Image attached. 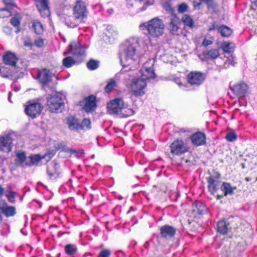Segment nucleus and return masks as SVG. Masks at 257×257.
Returning a JSON list of instances; mask_svg holds the SVG:
<instances>
[{
    "label": "nucleus",
    "instance_id": "53",
    "mask_svg": "<svg viewBox=\"0 0 257 257\" xmlns=\"http://www.w3.org/2000/svg\"><path fill=\"white\" fill-rule=\"evenodd\" d=\"M201 4H202V3L200 1H199V2H193V5L194 8L195 9H199L200 6Z\"/></svg>",
    "mask_w": 257,
    "mask_h": 257
},
{
    "label": "nucleus",
    "instance_id": "29",
    "mask_svg": "<svg viewBox=\"0 0 257 257\" xmlns=\"http://www.w3.org/2000/svg\"><path fill=\"white\" fill-rule=\"evenodd\" d=\"M181 21L185 26L190 28H193L194 27V21L192 18L188 15H184L181 18Z\"/></svg>",
    "mask_w": 257,
    "mask_h": 257
},
{
    "label": "nucleus",
    "instance_id": "62",
    "mask_svg": "<svg viewBox=\"0 0 257 257\" xmlns=\"http://www.w3.org/2000/svg\"><path fill=\"white\" fill-rule=\"evenodd\" d=\"M215 26H213V27L212 28H211H211H209V31H212V30H214V29H215Z\"/></svg>",
    "mask_w": 257,
    "mask_h": 257
},
{
    "label": "nucleus",
    "instance_id": "34",
    "mask_svg": "<svg viewBox=\"0 0 257 257\" xmlns=\"http://www.w3.org/2000/svg\"><path fill=\"white\" fill-rule=\"evenodd\" d=\"M135 113V111L131 109L125 107V105L123 107V111L121 112L120 115V117H127L128 116H131Z\"/></svg>",
    "mask_w": 257,
    "mask_h": 257
},
{
    "label": "nucleus",
    "instance_id": "4",
    "mask_svg": "<svg viewBox=\"0 0 257 257\" xmlns=\"http://www.w3.org/2000/svg\"><path fill=\"white\" fill-rule=\"evenodd\" d=\"M147 82L144 79L138 78L134 79L130 86L132 90L136 95H143L145 94V89Z\"/></svg>",
    "mask_w": 257,
    "mask_h": 257
},
{
    "label": "nucleus",
    "instance_id": "23",
    "mask_svg": "<svg viewBox=\"0 0 257 257\" xmlns=\"http://www.w3.org/2000/svg\"><path fill=\"white\" fill-rule=\"evenodd\" d=\"M206 207L201 202H196L193 205V211L198 214H203L206 212Z\"/></svg>",
    "mask_w": 257,
    "mask_h": 257
},
{
    "label": "nucleus",
    "instance_id": "31",
    "mask_svg": "<svg viewBox=\"0 0 257 257\" xmlns=\"http://www.w3.org/2000/svg\"><path fill=\"white\" fill-rule=\"evenodd\" d=\"M218 32L222 37H229L232 33V30L225 26H221L218 29Z\"/></svg>",
    "mask_w": 257,
    "mask_h": 257
},
{
    "label": "nucleus",
    "instance_id": "58",
    "mask_svg": "<svg viewBox=\"0 0 257 257\" xmlns=\"http://www.w3.org/2000/svg\"><path fill=\"white\" fill-rule=\"evenodd\" d=\"M4 192V189L0 185V197L2 196Z\"/></svg>",
    "mask_w": 257,
    "mask_h": 257
},
{
    "label": "nucleus",
    "instance_id": "17",
    "mask_svg": "<svg viewBox=\"0 0 257 257\" xmlns=\"http://www.w3.org/2000/svg\"><path fill=\"white\" fill-rule=\"evenodd\" d=\"M124 53L126 61L128 62V65H130L131 62L134 61V57L136 54V48L132 45H130L125 49Z\"/></svg>",
    "mask_w": 257,
    "mask_h": 257
},
{
    "label": "nucleus",
    "instance_id": "49",
    "mask_svg": "<svg viewBox=\"0 0 257 257\" xmlns=\"http://www.w3.org/2000/svg\"><path fill=\"white\" fill-rule=\"evenodd\" d=\"M15 192L13 191H11L9 192V194L7 196L9 198V200L10 202L14 203L15 202Z\"/></svg>",
    "mask_w": 257,
    "mask_h": 257
},
{
    "label": "nucleus",
    "instance_id": "52",
    "mask_svg": "<svg viewBox=\"0 0 257 257\" xmlns=\"http://www.w3.org/2000/svg\"><path fill=\"white\" fill-rule=\"evenodd\" d=\"M178 85L179 87L182 89L183 90H187V88L186 85L185 84H183L181 82H177Z\"/></svg>",
    "mask_w": 257,
    "mask_h": 257
},
{
    "label": "nucleus",
    "instance_id": "7",
    "mask_svg": "<svg viewBox=\"0 0 257 257\" xmlns=\"http://www.w3.org/2000/svg\"><path fill=\"white\" fill-rule=\"evenodd\" d=\"M188 83L191 85L199 86L205 80V75L199 72H191L187 76Z\"/></svg>",
    "mask_w": 257,
    "mask_h": 257
},
{
    "label": "nucleus",
    "instance_id": "41",
    "mask_svg": "<svg viewBox=\"0 0 257 257\" xmlns=\"http://www.w3.org/2000/svg\"><path fill=\"white\" fill-rule=\"evenodd\" d=\"M153 65V60L149 59L144 64L143 68L141 70H151L152 69Z\"/></svg>",
    "mask_w": 257,
    "mask_h": 257
},
{
    "label": "nucleus",
    "instance_id": "39",
    "mask_svg": "<svg viewBox=\"0 0 257 257\" xmlns=\"http://www.w3.org/2000/svg\"><path fill=\"white\" fill-rule=\"evenodd\" d=\"M26 158V154L24 152H19L17 154V162L20 164H23Z\"/></svg>",
    "mask_w": 257,
    "mask_h": 257
},
{
    "label": "nucleus",
    "instance_id": "16",
    "mask_svg": "<svg viewBox=\"0 0 257 257\" xmlns=\"http://www.w3.org/2000/svg\"><path fill=\"white\" fill-rule=\"evenodd\" d=\"M38 77L40 83L47 84L51 81L52 74L49 70L44 69L39 73Z\"/></svg>",
    "mask_w": 257,
    "mask_h": 257
},
{
    "label": "nucleus",
    "instance_id": "37",
    "mask_svg": "<svg viewBox=\"0 0 257 257\" xmlns=\"http://www.w3.org/2000/svg\"><path fill=\"white\" fill-rule=\"evenodd\" d=\"M87 66L90 70H95L98 67V62L96 60L91 59L87 63Z\"/></svg>",
    "mask_w": 257,
    "mask_h": 257
},
{
    "label": "nucleus",
    "instance_id": "27",
    "mask_svg": "<svg viewBox=\"0 0 257 257\" xmlns=\"http://www.w3.org/2000/svg\"><path fill=\"white\" fill-rule=\"evenodd\" d=\"M141 78L144 79L145 81L150 79H154L156 77V74L153 69L151 70H141Z\"/></svg>",
    "mask_w": 257,
    "mask_h": 257
},
{
    "label": "nucleus",
    "instance_id": "57",
    "mask_svg": "<svg viewBox=\"0 0 257 257\" xmlns=\"http://www.w3.org/2000/svg\"><path fill=\"white\" fill-rule=\"evenodd\" d=\"M4 31L8 34H10L11 32V29L9 27H6L4 28Z\"/></svg>",
    "mask_w": 257,
    "mask_h": 257
},
{
    "label": "nucleus",
    "instance_id": "56",
    "mask_svg": "<svg viewBox=\"0 0 257 257\" xmlns=\"http://www.w3.org/2000/svg\"><path fill=\"white\" fill-rule=\"evenodd\" d=\"M77 153H74L75 154V155L76 157L77 158H79V157H80L81 156H79L78 154H81L82 155H83L84 154V152L83 150H79V151H77Z\"/></svg>",
    "mask_w": 257,
    "mask_h": 257
},
{
    "label": "nucleus",
    "instance_id": "55",
    "mask_svg": "<svg viewBox=\"0 0 257 257\" xmlns=\"http://www.w3.org/2000/svg\"><path fill=\"white\" fill-rule=\"evenodd\" d=\"M66 24L68 26H69V27H71V28H74V27H75L76 26H77L78 24V23H77V22H76V23H70L69 24H68V22H66Z\"/></svg>",
    "mask_w": 257,
    "mask_h": 257
},
{
    "label": "nucleus",
    "instance_id": "45",
    "mask_svg": "<svg viewBox=\"0 0 257 257\" xmlns=\"http://www.w3.org/2000/svg\"><path fill=\"white\" fill-rule=\"evenodd\" d=\"M62 149V151L63 152H66V153H70V155H72V154H73L74 153H77L76 150H74V149H73L72 148L67 147H66L65 146H63Z\"/></svg>",
    "mask_w": 257,
    "mask_h": 257
},
{
    "label": "nucleus",
    "instance_id": "22",
    "mask_svg": "<svg viewBox=\"0 0 257 257\" xmlns=\"http://www.w3.org/2000/svg\"><path fill=\"white\" fill-rule=\"evenodd\" d=\"M180 22L179 19L177 17H173L171 19L169 28L170 31L173 34H178L180 28Z\"/></svg>",
    "mask_w": 257,
    "mask_h": 257
},
{
    "label": "nucleus",
    "instance_id": "8",
    "mask_svg": "<svg viewBox=\"0 0 257 257\" xmlns=\"http://www.w3.org/2000/svg\"><path fill=\"white\" fill-rule=\"evenodd\" d=\"M172 153L175 155H180L187 152V147L181 140L174 141L170 146Z\"/></svg>",
    "mask_w": 257,
    "mask_h": 257
},
{
    "label": "nucleus",
    "instance_id": "50",
    "mask_svg": "<svg viewBox=\"0 0 257 257\" xmlns=\"http://www.w3.org/2000/svg\"><path fill=\"white\" fill-rule=\"evenodd\" d=\"M11 23L13 26L17 27L20 25V22L17 18L14 17L11 19Z\"/></svg>",
    "mask_w": 257,
    "mask_h": 257
},
{
    "label": "nucleus",
    "instance_id": "61",
    "mask_svg": "<svg viewBox=\"0 0 257 257\" xmlns=\"http://www.w3.org/2000/svg\"><path fill=\"white\" fill-rule=\"evenodd\" d=\"M245 181H246L247 182H248V181H250L251 180V178H249V177H246L245 178Z\"/></svg>",
    "mask_w": 257,
    "mask_h": 257
},
{
    "label": "nucleus",
    "instance_id": "20",
    "mask_svg": "<svg viewBox=\"0 0 257 257\" xmlns=\"http://www.w3.org/2000/svg\"><path fill=\"white\" fill-rule=\"evenodd\" d=\"M67 120L70 130L72 131L80 130V123L77 118L73 116H69L67 117Z\"/></svg>",
    "mask_w": 257,
    "mask_h": 257
},
{
    "label": "nucleus",
    "instance_id": "19",
    "mask_svg": "<svg viewBox=\"0 0 257 257\" xmlns=\"http://www.w3.org/2000/svg\"><path fill=\"white\" fill-rule=\"evenodd\" d=\"M208 189L211 194L215 193L219 189H221V184L218 180L214 179L212 177L209 178L208 180Z\"/></svg>",
    "mask_w": 257,
    "mask_h": 257
},
{
    "label": "nucleus",
    "instance_id": "21",
    "mask_svg": "<svg viewBox=\"0 0 257 257\" xmlns=\"http://www.w3.org/2000/svg\"><path fill=\"white\" fill-rule=\"evenodd\" d=\"M175 229L172 226L165 225L162 227V237L171 238L174 236Z\"/></svg>",
    "mask_w": 257,
    "mask_h": 257
},
{
    "label": "nucleus",
    "instance_id": "64",
    "mask_svg": "<svg viewBox=\"0 0 257 257\" xmlns=\"http://www.w3.org/2000/svg\"><path fill=\"white\" fill-rule=\"evenodd\" d=\"M114 33V34H112V35H111L112 36H114L115 35V34H116V31H114V33Z\"/></svg>",
    "mask_w": 257,
    "mask_h": 257
},
{
    "label": "nucleus",
    "instance_id": "1",
    "mask_svg": "<svg viewBox=\"0 0 257 257\" xmlns=\"http://www.w3.org/2000/svg\"><path fill=\"white\" fill-rule=\"evenodd\" d=\"M47 106L52 112H61L64 107V102L61 97L59 94H55L48 98Z\"/></svg>",
    "mask_w": 257,
    "mask_h": 257
},
{
    "label": "nucleus",
    "instance_id": "26",
    "mask_svg": "<svg viewBox=\"0 0 257 257\" xmlns=\"http://www.w3.org/2000/svg\"><path fill=\"white\" fill-rule=\"evenodd\" d=\"M229 229V224L224 220H222L218 222L217 230L219 233L225 234L228 232Z\"/></svg>",
    "mask_w": 257,
    "mask_h": 257
},
{
    "label": "nucleus",
    "instance_id": "14",
    "mask_svg": "<svg viewBox=\"0 0 257 257\" xmlns=\"http://www.w3.org/2000/svg\"><path fill=\"white\" fill-rule=\"evenodd\" d=\"M231 89L234 94L239 97L244 96L247 90V85L243 83H238L234 85Z\"/></svg>",
    "mask_w": 257,
    "mask_h": 257
},
{
    "label": "nucleus",
    "instance_id": "42",
    "mask_svg": "<svg viewBox=\"0 0 257 257\" xmlns=\"http://www.w3.org/2000/svg\"><path fill=\"white\" fill-rule=\"evenodd\" d=\"M225 138L229 142H234L237 139V135L234 132H230L226 135Z\"/></svg>",
    "mask_w": 257,
    "mask_h": 257
},
{
    "label": "nucleus",
    "instance_id": "46",
    "mask_svg": "<svg viewBox=\"0 0 257 257\" xmlns=\"http://www.w3.org/2000/svg\"><path fill=\"white\" fill-rule=\"evenodd\" d=\"M4 2L8 9H11L15 6V4L13 0H4Z\"/></svg>",
    "mask_w": 257,
    "mask_h": 257
},
{
    "label": "nucleus",
    "instance_id": "54",
    "mask_svg": "<svg viewBox=\"0 0 257 257\" xmlns=\"http://www.w3.org/2000/svg\"><path fill=\"white\" fill-rule=\"evenodd\" d=\"M202 3H205L208 6H211L213 3V0H199Z\"/></svg>",
    "mask_w": 257,
    "mask_h": 257
},
{
    "label": "nucleus",
    "instance_id": "11",
    "mask_svg": "<svg viewBox=\"0 0 257 257\" xmlns=\"http://www.w3.org/2000/svg\"><path fill=\"white\" fill-rule=\"evenodd\" d=\"M36 4L42 17L45 18L50 16L48 0H38L36 1Z\"/></svg>",
    "mask_w": 257,
    "mask_h": 257
},
{
    "label": "nucleus",
    "instance_id": "28",
    "mask_svg": "<svg viewBox=\"0 0 257 257\" xmlns=\"http://www.w3.org/2000/svg\"><path fill=\"white\" fill-rule=\"evenodd\" d=\"M235 44L232 42H224L221 45V48L223 52L227 53H230L234 51Z\"/></svg>",
    "mask_w": 257,
    "mask_h": 257
},
{
    "label": "nucleus",
    "instance_id": "33",
    "mask_svg": "<svg viewBox=\"0 0 257 257\" xmlns=\"http://www.w3.org/2000/svg\"><path fill=\"white\" fill-rule=\"evenodd\" d=\"M32 27L37 34L40 35L43 33L44 31L43 25L39 21H34Z\"/></svg>",
    "mask_w": 257,
    "mask_h": 257
},
{
    "label": "nucleus",
    "instance_id": "40",
    "mask_svg": "<svg viewBox=\"0 0 257 257\" xmlns=\"http://www.w3.org/2000/svg\"><path fill=\"white\" fill-rule=\"evenodd\" d=\"M116 86V82L115 81L111 79L106 86H105V91L106 92H110Z\"/></svg>",
    "mask_w": 257,
    "mask_h": 257
},
{
    "label": "nucleus",
    "instance_id": "12",
    "mask_svg": "<svg viewBox=\"0 0 257 257\" xmlns=\"http://www.w3.org/2000/svg\"><path fill=\"white\" fill-rule=\"evenodd\" d=\"M18 58L14 53L10 52H7L3 56L4 63L10 66H11L14 68L16 71H18V68H16V64L18 61Z\"/></svg>",
    "mask_w": 257,
    "mask_h": 257
},
{
    "label": "nucleus",
    "instance_id": "48",
    "mask_svg": "<svg viewBox=\"0 0 257 257\" xmlns=\"http://www.w3.org/2000/svg\"><path fill=\"white\" fill-rule=\"evenodd\" d=\"M35 45L38 47H42L44 45V40L42 39H38L35 40Z\"/></svg>",
    "mask_w": 257,
    "mask_h": 257
},
{
    "label": "nucleus",
    "instance_id": "5",
    "mask_svg": "<svg viewBox=\"0 0 257 257\" xmlns=\"http://www.w3.org/2000/svg\"><path fill=\"white\" fill-rule=\"evenodd\" d=\"M88 12L85 4L82 1H77L73 8L74 17L76 20L86 18Z\"/></svg>",
    "mask_w": 257,
    "mask_h": 257
},
{
    "label": "nucleus",
    "instance_id": "47",
    "mask_svg": "<svg viewBox=\"0 0 257 257\" xmlns=\"http://www.w3.org/2000/svg\"><path fill=\"white\" fill-rule=\"evenodd\" d=\"M110 251L109 249H105L102 250L99 253V255L101 257H108L110 255Z\"/></svg>",
    "mask_w": 257,
    "mask_h": 257
},
{
    "label": "nucleus",
    "instance_id": "32",
    "mask_svg": "<svg viewBox=\"0 0 257 257\" xmlns=\"http://www.w3.org/2000/svg\"><path fill=\"white\" fill-rule=\"evenodd\" d=\"M219 55V51L217 49H212L204 53V56L207 59H215L217 58Z\"/></svg>",
    "mask_w": 257,
    "mask_h": 257
},
{
    "label": "nucleus",
    "instance_id": "24",
    "mask_svg": "<svg viewBox=\"0 0 257 257\" xmlns=\"http://www.w3.org/2000/svg\"><path fill=\"white\" fill-rule=\"evenodd\" d=\"M59 166L55 162H52L50 163L47 168V173L50 177H56L57 176V173L58 171Z\"/></svg>",
    "mask_w": 257,
    "mask_h": 257
},
{
    "label": "nucleus",
    "instance_id": "15",
    "mask_svg": "<svg viewBox=\"0 0 257 257\" xmlns=\"http://www.w3.org/2000/svg\"><path fill=\"white\" fill-rule=\"evenodd\" d=\"M192 144L196 146L204 145L206 143V136L204 133L197 132L190 136Z\"/></svg>",
    "mask_w": 257,
    "mask_h": 257
},
{
    "label": "nucleus",
    "instance_id": "18",
    "mask_svg": "<svg viewBox=\"0 0 257 257\" xmlns=\"http://www.w3.org/2000/svg\"><path fill=\"white\" fill-rule=\"evenodd\" d=\"M95 99V97L93 95L86 98L85 103L83 109L87 112L93 110L96 106Z\"/></svg>",
    "mask_w": 257,
    "mask_h": 257
},
{
    "label": "nucleus",
    "instance_id": "2",
    "mask_svg": "<svg viewBox=\"0 0 257 257\" xmlns=\"http://www.w3.org/2000/svg\"><path fill=\"white\" fill-rule=\"evenodd\" d=\"M143 26L147 28L149 33L152 37L159 38L161 36V20L158 17L149 21L147 25L143 24L140 27Z\"/></svg>",
    "mask_w": 257,
    "mask_h": 257
},
{
    "label": "nucleus",
    "instance_id": "13",
    "mask_svg": "<svg viewBox=\"0 0 257 257\" xmlns=\"http://www.w3.org/2000/svg\"><path fill=\"white\" fill-rule=\"evenodd\" d=\"M70 51L74 55L77 57L83 56L85 55V49L78 42H73L70 45Z\"/></svg>",
    "mask_w": 257,
    "mask_h": 257
},
{
    "label": "nucleus",
    "instance_id": "3",
    "mask_svg": "<svg viewBox=\"0 0 257 257\" xmlns=\"http://www.w3.org/2000/svg\"><path fill=\"white\" fill-rule=\"evenodd\" d=\"M124 106V101L121 98H116L110 101L107 105L108 112L110 114L120 116Z\"/></svg>",
    "mask_w": 257,
    "mask_h": 257
},
{
    "label": "nucleus",
    "instance_id": "63",
    "mask_svg": "<svg viewBox=\"0 0 257 257\" xmlns=\"http://www.w3.org/2000/svg\"><path fill=\"white\" fill-rule=\"evenodd\" d=\"M132 70L133 69L131 68H130L128 70L127 69L124 70V71H128V70Z\"/></svg>",
    "mask_w": 257,
    "mask_h": 257
},
{
    "label": "nucleus",
    "instance_id": "44",
    "mask_svg": "<svg viewBox=\"0 0 257 257\" xmlns=\"http://www.w3.org/2000/svg\"><path fill=\"white\" fill-rule=\"evenodd\" d=\"M188 10V6L186 3H182L178 7V11L180 13H183L187 12Z\"/></svg>",
    "mask_w": 257,
    "mask_h": 257
},
{
    "label": "nucleus",
    "instance_id": "25",
    "mask_svg": "<svg viewBox=\"0 0 257 257\" xmlns=\"http://www.w3.org/2000/svg\"><path fill=\"white\" fill-rule=\"evenodd\" d=\"M236 189L235 187H232L230 184L228 183H223L221 185V190L224 193V196L227 195H232L234 190Z\"/></svg>",
    "mask_w": 257,
    "mask_h": 257
},
{
    "label": "nucleus",
    "instance_id": "10",
    "mask_svg": "<svg viewBox=\"0 0 257 257\" xmlns=\"http://www.w3.org/2000/svg\"><path fill=\"white\" fill-rule=\"evenodd\" d=\"M12 139L9 135L0 137V152L8 153L11 151Z\"/></svg>",
    "mask_w": 257,
    "mask_h": 257
},
{
    "label": "nucleus",
    "instance_id": "35",
    "mask_svg": "<svg viewBox=\"0 0 257 257\" xmlns=\"http://www.w3.org/2000/svg\"><path fill=\"white\" fill-rule=\"evenodd\" d=\"M65 249L67 254L72 255L76 252L77 247L74 245L68 244L65 246Z\"/></svg>",
    "mask_w": 257,
    "mask_h": 257
},
{
    "label": "nucleus",
    "instance_id": "30",
    "mask_svg": "<svg viewBox=\"0 0 257 257\" xmlns=\"http://www.w3.org/2000/svg\"><path fill=\"white\" fill-rule=\"evenodd\" d=\"M2 213L5 214L7 217H11L14 216L16 213V208L13 206H8L6 205L3 208Z\"/></svg>",
    "mask_w": 257,
    "mask_h": 257
},
{
    "label": "nucleus",
    "instance_id": "43",
    "mask_svg": "<svg viewBox=\"0 0 257 257\" xmlns=\"http://www.w3.org/2000/svg\"><path fill=\"white\" fill-rule=\"evenodd\" d=\"M11 12L8 8L0 10V18H4L11 16Z\"/></svg>",
    "mask_w": 257,
    "mask_h": 257
},
{
    "label": "nucleus",
    "instance_id": "60",
    "mask_svg": "<svg viewBox=\"0 0 257 257\" xmlns=\"http://www.w3.org/2000/svg\"><path fill=\"white\" fill-rule=\"evenodd\" d=\"M252 3L254 4V5L257 6V0H251Z\"/></svg>",
    "mask_w": 257,
    "mask_h": 257
},
{
    "label": "nucleus",
    "instance_id": "9",
    "mask_svg": "<svg viewBox=\"0 0 257 257\" xmlns=\"http://www.w3.org/2000/svg\"><path fill=\"white\" fill-rule=\"evenodd\" d=\"M54 156V153L53 151H49L42 156L38 154L32 155L29 157V158L31 160L30 163H26V165L31 166L37 164L42 159H46V162H48Z\"/></svg>",
    "mask_w": 257,
    "mask_h": 257
},
{
    "label": "nucleus",
    "instance_id": "6",
    "mask_svg": "<svg viewBox=\"0 0 257 257\" xmlns=\"http://www.w3.org/2000/svg\"><path fill=\"white\" fill-rule=\"evenodd\" d=\"M43 108V107L40 102L34 101L26 106L25 111L28 115L35 118L41 114Z\"/></svg>",
    "mask_w": 257,
    "mask_h": 257
},
{
    "label": "nucleus",
    "instance_id": "59",
    "mask_svg": "<svg viewBox=\"0 0 257 257\" xmlns=\"http://www.w3.org/2000/svg\"><path fill=\"white\" fill-rule=\"evenodd\" d=\"M6 204L4 203L3 205H2L1 203L0 202V210L2 211L3 210V208H4V206H5Z\"/></svg>",
    "mask_w": 257,
    "mask_h": 257
},
{
    "label": "nucleus",
    "instance_id": "51",
    "mask_svg": "<svg viewBox=\"0 0 257 257\" xmlns=\"http://www.w3.org/2000/svg\"><path fill=\"white\" fill-rule=\"evenodd\" d=\"M212 43L213 41L211 39H205L202 42V45L204 46H207L208 45L212 44Z\"/></svg>",
    "mask_w": 257,
    "mask_h": 257
},
{
    "label": "nucleus",
    "instance_id": "38",
    "mask_svg": "<svg viewBox=\"0 0 257 257\" xmlns=\"http://www.w3.org/2000/svg\"><path fill=\"white\" fill-rule=\"evenodd\" d=\"M91 128V121L89 119L84 118L80 123V130L90 129Z\"/></svg>",
    "mask_w": 257,
    "mask_h": 257
},
{
    "label": "nucleus",
    "instance_id": "36",
    "mask_svg": "<svg viewBox=\"0 0 257 257\" xmlns=\"http://www.w3.org/2000/svg\"><path fill=\"white\" fill-rule=\"evenodd\" d=\"M74 63L75 61L71 57H67L63 60V65L67 68L70 67L74 65Z\"/></svg>",
    "mask_w": 257,
    "mask_h": 257
}]
</instances>
